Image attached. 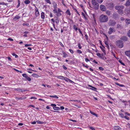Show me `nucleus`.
<instances>
[{"instance_id":"43","label":"nucleus","mask_w":130,"mask_h":130,"mask_svg":"<svg viewBox=\"0 0 130 130\" xmlns=\"http://www.w3.org/2000/svg\"><path fill=\"white\" fill-rule=\"evenodd\" d=\"M77 52L79 54H81L82 52L81 51L78 50H77Z\"/></svg>"},{"instance_id":"13","label":"nucleus","mask_w":130,"mask_h":130,"mask_svg":"<svg viewBox=\"0 0 130 130\" xmlns=\"http://www.w3.org/2000/svg\"><path fill=\"white\" fill-rule=\"evenodd\" d=\"M125 54L127 56L129 57L130 58V51L125 52Z\"/></svg>"},{"instance_id":"34","label":"nucleus","mask_w":130,"mask_h":130,"mask_svg":"<svg viewBox=\"0 0 130 130\" xmlns=\"http://www.w3.org/2000/svg\"><path fill=\"white\" fill-rule=\"evenodd\" d=\"M18 4L17 6V7H18L20 5V1L19 0H18Z\"/></svg>"},{"instance_id":"38","label":"nucleus","mask_w":130,"mask_h":130,"mask_svg":"<svg viewBox=\"0 0 130 130\" xmlns=\"http://www.w3.org/2000/svg\"><path fill=\"white\" fill-rule=\"evenodd\" d=\"M54 13H57V12L58 11H57V10L55 8L53 10Z\"/></svg>"},{"instance_id":"15","label":"nucleus","mask_w":130,"mask_h":130,"mask_svg":"<svg viewBox=\"0 0 130 130\" xmlns=\"http://www.w3.org/2000/svg\"><path fill=\"white\" fill-rule=\"evenodd\" d=\"M125 5L126 6H128L130 5V1L127 0L126 1Z\"/></svg>"},{"instance_id":"62","label":"nucleus","mask_w":130,"mask_h":130,"mask_svg":"<svg viewBox=\"0 0 130 130\" xmlns=\"http://www.w3.org/2000/svg\"><path fill=\"white\" fill-rule=\"evenodd\" d=\"M89 128L92 130H95V128L93 127H90Z\"/></svg>"},{"instance_id":"7","label":"nucleus","mask_w":130,"mask_h":130,"mask_svg":"<svg viewBox=\"0 0 130 130\" xmlns=\"http://www.w3.org/2000/svg\"><path fill=\"white\" fill-rule=\"evenodd\" d=\"M115 8L116 9L119 10L120 9H123L124 8V7L122 6L117 5L116 6Z\"/></svg>"},{"instance_id":"37","label":"nucleus","mask_w":130,"mask_h":130,"mask_svg":"<svg viewBox=\"0 0 130 130\" xmlns=\"http://www.w3.org/2000/svg\"><path fill=\"white\" fill-rule=\"evenodd\" d=\"M105 44L107 46V47H109V46L108 45V42L107 41H106L105 42Z\"/></svg>"},{"instance_id":"20","label":"nucleus","mask_w":130,"mask_h":130,"mask_svg":"<svg viewBox=\"0 0 130 130\" xmlns=\"http://www.w3.org/2000/svg\"><path fill=\"white\" fill-rule=\"evenodd\" d=\"M31 76L33 77H38L39 76V75H37L36 74H32L31 75Z\"/></svg>"},{"instance_id":"61","label":"nucleus","mask_w":130,"mask_h":130,"mask_svg":"<svg viewBox=\"0 0 130 130\" xmlns=\"http://www.w3.org/2000/svg\"><path fill=\"white\" fill-rule=\"evenodd\" d=\"M63 68L65 70H66L67 69V68L64 65H63Z\"/></svg>"},{"instance_id":"52","label":"nucleus","mask_w":130,"mask_h":130,"mask_svg":"<svg viewBox=\"0 0 130 130\" xmlns=\"http://www.w3.org/2000/svg\"><path fill=\"white\" fill-rule=\"evenodd\" d=\"M110 6L111 7H113L114 6V4L112 3H110Z\"/></svg>"},{"instance_id":"18","label":"nucleus","mask_w":130,"mask_h":130,"mask_svg":"<svg viewBox=\"0 0 130 130\" xmlns=\"http://www.w3.org/2000/svg\"><path fill=\"white\" fill-rule=\"evenodd\" d=\"M89 86L90 87H91V88H90V89L92 90H93L96 91V88H95L94 87H92L91 86H90V85Z\"/></svg>"},{"instance_id":"8","label":"nucleus","mask_w":130,"mask_h":130,"mask_svg":"<svg viewBox=\"0 0 130 130\" xmlns=\"http://www.w3.org/2000/svg\"><path fill=\"white\" fill-rule=\"evenodd\" d=\"M61 12V11L59 8H58V11L56 15L58 16H60L61 15V13H60Z\"/></svg>"},{"instance_id":"39","label":"nucleus","mask_w":130,"mask_h":130,"mask_svg":"<svg viewBox=\"0 0 130 130\" xmlns=\"http://www.w3.org/2000/svg\"><path fill=\"white\" fill-rule=\"evenodd\" d=\"M16 90L17 91L21 92L22 91V90L19 89H16L14 90Z\"/></svg>"},{"instance_id":"30","label":"nucleus","mask_w":130,"mask_h":130,"mask_svg":"<svg viewBox=\"0 0 130 130\" xmlns=\"http://www.w3.org/2000/svg\"><path fill=\"white\" fill-rule=\"evenodd\" d=\"M63 56L64 57H66L67 56V54L65 52H63Z\"/></svg>"},{"instance_id":"2","label":"nucleus","mask_w":130,"mask_h":130,"mask_svg":"<svg viewBox=\"0 0 130 130\" xmlns=\"http://www.w3.org/2000/svg\"><path fill=\"white\" fill-rule=\"evenodd\" d=\"M92 3L93 5L92 8H93L95 9H98L99 8L98 4L96 2L95 0H93L92 1Z\"/></svg>"},{"instance_id":"51","label":"nucleus","mask_w":130,"mask_h":130,"mask_svg":"<svg viewBox=\"0 0 130 130\" xmlns=\"http://www.w3.org/2000/svg\"><path fill=\"white\" fill-rule=\"evenodd\" d=\"M31 44H25V46L26 47H28L29 46H31Z\"/></svg>"},{"instance_id":"45","label":"nucleus","mask_w":130,"mask_h":130,"mask_svg":"<svg viewBox=\"0 0 130 130\" xmlns=\"http://www.w3.org/2000/svg\"><path fill=\"white\" fill-rule=\"evenodd\" d=\"M116 84L117 85H118V86H121V87H124V85H120V84H119V83H116Z\"/></svg>"},{"instance_id":"9","label":"nucleus","mask_w":130,"mask_h":130,"mask_svg":"<svg viewBox=\"0 0 130 130\" xmlns=\"http://www.w3.org/2000/svg\"><path fill=\"white\" fill-rule=\"evenodd\" d=\"M113 128L115 130H121V128L120 126H115L113 127Z\"/></svg>"},{"instance_id":"49","label":"nucleus","mask_w":130,"mask_h":130,"mask_svg":"<svg viewBox=\"0 0 130 130\" xmlns=\"http://www.w3.org/2000/svg\"><path fill=\"white\" fill-rule=\"evenodd\" d=\"M12 55L13 56H15V57L16 58H18V55L16 54H15L13 53L12 54Z\"/></svg>"},{"instance_id":"50","label":"nucleus","mask_w":130,"mask_h":130,"mask_svg":"<svg viewBox=\"0 0 130 130\" xmlns=\"http://www.w3.org/2000/svg\"><path fill=\"white\" fill-rule=\"evenodd\" d=\"M119 62H120V63H121L122 64L124 65V66L125 65V64H124L123 63L122 61H121V60H119Z\"/></svg>"},{"instance_id":"31","label":"nucleus","mask_w":130,"mask_h":130,"mask_svg":"<svg viewBox=\"0 0 130 130\" xmlns=\"http://www.w3.org/2000/svg\"><path fill=\"white\" fill-rule=\"evenodd\" d=\"M57 78H59L61 79H63L64 78V77L62 76H58Z\"/></svg>"},{"instance_id":"41","label":"nucleus","mask_w":130,"mask_h":130,"mask_svg":"<svg viewBox=\"0 0 130 130\" xmlns=\"http://www.w3.org/2000/svg\"><path fill=\"white\" fill-rule=\"evenodd\" d=\"M82 15H83V16L84 17V18H85V19H87V18L86 17L85 15V14L84 13L82 12Z\"/></svg>"},{"instance_id":"19","label":"nucleus","mask_w":130,"mask_h":130,"mask_svg":"<svg viewBox=\"0 0 130 130\" xmlns=\"http://www.w3.org/2000/svg\"><path fill=\"white\" fill-rule=\"evenodd\" d=\"M30 1L29 0H26L24 1V3L25 4H28L30 3Z\"/></svg>"},{"instance_id":"25","label":"nucleus","mask_w":130,"mask_h":130,"mask_svg":"<svg viewBox=\"0 0 130 130\" xmlns=\"http://www.w3.org/2000/svg\"><path fill=\"white\" fill-rule=\"evenodd\" d=\"M66 13L67 14L69 15H71V13L70 11L69 10H67L66 11Z\"/></svg>"},{"instance_id":"48","label":"nucleus","mask_w":130,"mask_h":130,"mask_svg":"<svg viewBox=\"0 0 130 130\" xmlns=\"http://www.w3.org/2000/svg\"><path fill=\"white\" fill-rule=\"evenodd\" d=\"M112 15L113 18H116L117 16V15L116 13H113Z\"/></svg>"},{"instance_id":"53","label":"nucleus","mask_w":130,"mask_h":130,"mask_svg":"<svg viewBox=\"0 0 130 130\" xmlns=\"http://www.w3.org/2000/svg\"><path fill=\"white\" fill-rule=\"evenodd\" d=\"M78 47L79 49H80L82 48V47L81 46L80 44V43L78 44Z\"/></svg>"},{"instance_id":"60","label":"nucleus","mask_w":130,"mask_h":130,"mask_svg":"<svg viewBox=\"0 0 130 130\" xmlns=\"http://www.w3.org/2000/svg\"><path fill=\"white\" fill-rule=\"evenodd\" d=\"M8 40H10L11 41H13V39L11 38H9L8 39Z\"/></svg>"},{"instance_id":"24","label":"nucleus","mask_w":130,"mask_h":130,"mask_svg":"<svg viewBox=\"0 0 130 130\" xmlns=\"http://www.w3.org/2000/svg\"><path fill=\"white\" fill-rule=\"evenodd\" d=\"M20 18V17L18 16H16L14 18V19L15 20H16Z\"/></svg>"},{"instance_id":"17","label":"nucleus","mask_w":130,"mask_h":130,"mask_svg":"<svg viewBox=\"0 0 130 130\" xmlns=\"http://www.w3.org/2000/svg\"><path fill=\"white\" fill-rule=\"evenodd\" d=\"M41 17L43 19H44L45 18L44 13L43 12H42L41 14Z\"/></svg>"},{"instance_id":"23","label":"nucleus","mask_w":130,"mask_h":130,"mask_svg":"<svg viewBox=\"0 0 130 130\" xmlns=\"http://www.w3.org/2000/svg\"><path fill=\"white\" fill-rule=\"evenodd\" d=\"M96 55L97 56H98V57L101 58H103V57H102V56L101 55V54L100 53H97L96 54Z\"/></svg>"},{"instance_id":"6","label":"nucleus","mask_w":130,"mask_h":130,"mask_svg":"<svg viewBox=\"0 0 130 130\" xmlns=\"http://www.w3.org/2000/svg\"><path fill=\"white\" fill-rule=\"evenodd\" d=\"M100 9L102 11H105L106 10L105 6L103 5H101L100 7Z\"/></svg>"},{"instance_id":"36","label":"nucleus","mask_w":130,"mask_h":130,"mask_svg":"<svg viewBox=\"0 0 130 130\" xmlns=\"http://www.w3.org/2000/svg\"><path fill=\"white\" fill-rule=\"evenodd\" d=\"M22 76H23L24 77H25V78H26L27 77V76H28L26 74H22Z\"/></svg>"},{"instance_id":"26","label":"nucleus","mask_w":130,"mask_h":130,"mask_svg":"<svg viewBox=\"0 0 130 130\" xmlns=\"http://www.w3.org/2000/svg\"><path fill=\"white\" fill-rule=\"evenodd\" d=\"M90 112L92 114L95 116L96 117H98L97 115L96 114H95V113L94 112H92L91 111H90Z\"/></svg>"},{"instance_id":"54","label":"nucleus","mask_w":130,"mask_h":130,"mask_svg":"<svg viewBox=\"0 0 130 130\" xmlns=\"http://www.w3.org/2000/svg\"><path fill=\"white\" fill-rule=\"evenodd\" d=\"M127 35L128 36L130 37V30L127 33Z\"/></svg>"},{"instance_id":"4","label":"nucleus","mask_w":130,"mask_h":130,"mask_svg":"<svg viewBox=\"0 0 130 130\" xmlns=\"http://www.w3.org/2000/svg\"><path fill=\"white\" fill-rule=\"evenodd\" d=\"M116 24V22L115 21L111 19L110 20L108 23L109 25L112 26H114Z\"/></svg>"},{"instance_id":"32","label":"nucleus","mask_w":130,"mask_h":130,"mask_svg":"<svg viewBox=\"0 0 130 130\" xmlns=\"http://www.w3.org/2000/svg\"><path fill=\"white\" fill-rule=\"evenodd\" d=\"M73 28L76 31L78 30L77 27H76L75 25H74L73 26Z\"/></svg>"},{"instance_id":"33","label":"nucleus","mask_w":130,"mask_h":130,"mask_svg":"<svg viewBox=\"0 0 130 130\" xmlns=\"http://www.w3.org/2000/svg\"><path fill=\"white\" fill-rule=\"evenodd\" d=\"M23 26H28L29 25V24L28 23H23Z\"/></svg>"},{"instance_id":"64","label":"nucleus","mask_w":130,"mask_h":130,"mask_svg":"<svg viewBox=\"0 0 130 130\" xmlns=\"http://www.w3.org/2000/svg\"><path fill=\"white\" fill-rule=\"evenodd\" d=\"M125 114L126 115H127L129 116H130V114L129 113H128L127 112H125Z\"/></svg>"},{"instance_id":"58","label":"nucleus","mask_w":130,"mask_h":130,"mask_svg":"<svg viewBox=\"0 0 130 130\" xmlns=\"http://www.w3.org/2000/svg\"><path fill=\"white\" fill-rule=\"evenodd\" d=\"M124 117H125V119H127V120H129V118L127 116H125Z\"/></svg>"},{"instance_id":"40","label":"nucleus","mask_w":130,"mask_h":130,"mask_svg":"<svg viewBox=\"0 0 130 130\" xmlns=\"http://www.w3.org/2000/svg\"><path fill=\"white\" fill-rule=\"evenodd\" d=\"M99 69L100 70H101L102 71H103L104 70V68H103L102 67H99Z\"/></svg>"},{"instance_id":"21","label":"nucleus","mask_w":130,"mask_h":130,"mask_svg":"<svg viewBox=\"0 0 130 130\" xmlns=\"http://www.w3.org/2000/svg\"><path fill=\"white\" fill-rule=\"evenodd\" d=\"M54 110H59L60 109V108L59 107H53Z\"/></svg>"},{"instance_id":"28","label":"nucleus","mask_w":130,"mask_h":130,"mask_svg":"<svg viewBox=\"0 0 130 130\" xmlns=\"http://www.w3.org/2000/svg\"><path fill=\"white\" fill-rule=\"evenodd\" d=\"M100 47L101 48V49H102V51L104 53V55H105V54H106V53H105V50L102 47H101L100 46Z\"/></svg>"},{"instance_id":"59","label":"nucleus","mask_w":130,"mask_h":130,"mask_svg":"<svg viewBox=\"0 0 130 130\" xmlns=\"http://www.w3.org/2000/svg\"><path fill=\"white\" fill-rule=\"evenodd\" d=\"M16 98L18 100H23V98L21 97L20 98Z\"/></svg>"},{"instance_id":"46","label":"nucleus","mask_w":130,"mask_h":130,"mask_svg":"<svg viewBox=\"0 0 130 130\" xmlns=\"http://www.w3.org/2000/svg\"><path fill=\"white\" fill-rule=\"evenodd\" d=\"M99 3H101L103 1V0H96Z\"/></svg>"},{"instance_id":"16","label":"nucleus","mask_w":130,"mask_h":130,"mask_svg":"<svg viewBox=\"0 0 130 130\" xmlns=\"http://www.w3.org/2000/svg\"><path fill=\"white\" fill-rule=\"evenodd\" d=\"M125 22L127 25L130 24V19H126L125 20Z\"/></svg>"},{"instance_id":"63","label":"nucleus","mask_w":130,"mask_h":130,"mask_svg":"<svg viewBox=\"0 0 130 130\" xmlns=\"http://www.w3.org/2000/svg\"><path fill=\"white\" fill-rule=\"evenodd\" d=\"M120 19L122 21H123L124 20V18L123 17H121L120 18Z\"/></svg>"},{"instance_id":"11","label":"nucleus","mask_w":130,"mask_h":130,"mask_svg":"<svg viewBox=\"0 0 130 130\" xmlns=\"http://www.w3.org/2000/svg\"><path fill=\"white\" fill-rule=\"evenodd\" d=\"M122 9H120L118 11V13L122 15L123 14V11L122 10Z\"/></svg>"},{"instance_id":"1","label":"nucleus","mask_w":130,"mask_h":130,"mask_svg":"<svg viewBox=\"0 0 130 130\" xmlns=\"http://www.w3.org/2000/svg\"><path fill=\"white\" fill-rule=\"evenodd\" d=\"M99 20L101 22H106L108 20V18L106 15L102 14L100 16Z\"/></svg>"},{"instance_id":"12","label":"nucleus","mask_w":130,"mask_h":130,"mask_svg":"<svg viewBox=\"0 0 130 130\" xmlns=\"http://www.w3.org/2000/svg\"><path fill=\"white\" fill-rule=\"evenodd\" d=\"M35 15L37 17L39 16V14L37 8H36L35 9Z\"/></svg>"},{"instance_id":"56","label":"nucleus","mask_w":130,"mask_h":130,"mask_svg":"<svg viewBox=\"0 0 130 130\" xmlns=\"http://www.w3.org/2000/svg\"><path fill=\"white\" fill-rule=\"evenodd\" d=\"M70 52L72 54H73V51L71 49H70L69 50Z\"/></svg>"},{"instance_id":"14","label":"nucleus","mask_w":130,"mask_h":130,"mask_svg":"<svg viewBox=\"0 0 130 130\" xmlns=\"http://www.w3.org/2000/svg\"><path fill=\"white\" fill-rule=\"evenodd\" d=\"M120 39L125 41H126L127 40V38L125 36H122L120 38Z\"/></svg>"},{"instance_id":"5","label":"nucleus","mask_w":130,"mask_h":130,"mask_svg":"<svg viewBox=\"0 0 130 130\" xmlns=\"http://www.w3.org/2000/svg\"><path fill=\"white\" fill-rule=\"evenodd\" d=\"M116 31V29L115 28L110 27L109 28L108 32L109 34L110 35L112 33L115 32Z\"/></svg>"},{"instance_id":"22","label":"nucleus","mask_w":130,"mask_h":130,"mask_svg":"<svg viewBox=\"0 0 130 130\" xmlns=\"http://www.w3.org/2000/svg\"><path fill=\"white\" fill-rule=\"evenodd\" d=\"M50 96L51 98H53L56 99H58V97L56 95L54 96L50 95Z\"/></svg>"},{"instance_id":"42","label":"nucleus","mask_w":130,"mask_h":130,"mask_svg":"<svg viewBox=\"0 0 130 130\" xmlns=\"http://www.w3.org/2000/svg\"><path fill=\"white\" fill-rule=\"evenodd\" d=\"M45 1L47 3H48L50 4H51V3L50 1V0H45Z\"/></svg>"},{"instance_id":"55","label":"nucleus","mask_w":130,"mask_h":130,"mask_svg":"<svg viewBox=\"0 0 130 130\" xmlns=\"http://www.w3.org/2000/svg\"><path fill=\"white\" fill-rule=\"evenodd\" d=\"M120 116L122 118L124 117V115L123 113H121L120 115Z\"/></svg>"},{"instance_id":"29","label":"nucleus","mask_w":130,"mask_h":130,"mask_svg":"<svg viewBox=\"0 0 130 130\" xmlns=\"http://www.w3.org/2000/svg\"><path fill=\"white\" fill-rule=\"evenodd\" d=\"M121 27V25L120 24H118L117 25L116 27L117 28H120Z\"/></svg>"},{"instance_id":"35","label":"nucleus","mask_w":130,"mask_h":130,"mask_svg":"<svg viewBox=\"0 0 130 130\" xmlns=\"http://www.w3.org/2000/svg\"><path fill=\"white\" fill-rule=\"evenodd\" d=\"M71 101H74V102H80V101H78L77 100H70Z\"/></svg>"},{"instance_id":"27","label":"nucleus","mask_w":130,"mask_h":130,"mask_svg":"<svg viewBox=\"0 0 130 130\" xmlns=\"http://www.w3.org/2000/svg\"><path fill=\"white\" fill-rule=\"evenodd\" d=\"M106 12V14L108 15H109L110 14V11H108V10H107V11Z\"/></svg>"},{"instance_id":"44","label":"nucleus","mask_w":130,"mask_h":130,"mask_svg":"<svg viewBox=\"0 0 130 130\" xmlns=\"http://www.w3.org/2000/svg\"><path fill=\"white\" fill-rule=\"evenodd\" d=\"M37 122L38 123L40 124H42V123H43V122H41V121H37Z\"/></svg>"},{"instance_id":"47","label":"nucleus","mask_w":130,"mask_h":130,"mask_svg":"<svg viewBox=\"0 0 130 130\" xmlns=\"http://www.w3.org/2000/svg\"><path fill=\"white\" fill-rule=\"evenodd\" d=\"M26 79L27 80H28V81H30L31 80V79L30 77H29L28 76H27V77L26 78Z\"/></svg>"},{"instance_id":"10","label":"nucleus","mask_w":130,"mask_h":130,"mask_svg":"<svg viewBox=\"0 0 130 130\" xmlns=\"http://www.w3.org/2000/svg\"><path fill=\"white\" fill-rule=\"evenodd\" d=\"M125 12L126 14H128L130 13V10L128 9H126L125 11Z\"/></svg>"},{"instance_id":"3","label":"nucleus","mask_w":130,"mask_h":130,"mask_svg":"<svg viewBox=\"0 0 130 130\" xmlns=\"http://www.w3.org/2000/svg\"><path fill=\"white\" fill-rule=\"evenodd\" d=\"M116 45L119 47L121 48L123 46V43L122 41L120 40H119L117 41L116 42Z\"/></svg>"},{"instance_id":"57","label":"nucleus","mask_w":130,"mask_h":130,"mask_svg":"<svg viewBox=\"0 0 130 130\" xmlns=\"http://www.w3.org/2000/svg\"><path fill=\"white\" fill-rule=\"evenodd\" d=\"M37 99V98L35 97H31L30 98V99Z\"/></svg>"}]
</instances>
